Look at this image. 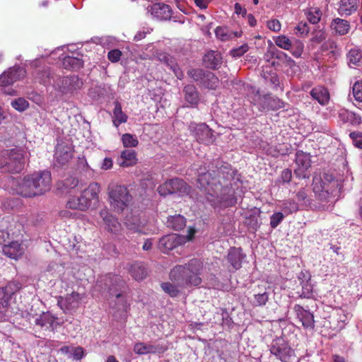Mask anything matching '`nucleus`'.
<instances>
[{"instance_id": "obj_1", "label": "nucleus", "mask_w": 362, "mask_h": 362, "mask_svg": "<svg viewBox=\"0 0 362 362\" xmlns=\"http://www.w3.org/2000/svg\"><path fill=\"white\" fill-rule=\"evenodd\" d=\"M234 175L235 171L230 165L216 160L211 164L207 172H199L197 187L205 194L206 199L212 205L232 206L237 203L231 183Z\"/></svg>"}, {"instance_id": "obj_2", "label": "nucleus", "mask_w": 362, "mask_h": 362, "mask_svg": "<svg viewBox=\"0 0 362 362\" xmlns=\"http://www.w3.org/2000/svg\"><path fill=\"white\" fill-rule=\"evenodd\" d=\"M203 264L201 261L192 259L185 265H177L171 269L170 279L177 284L173 285L170 282L161 284V288L170 297L175 298L179 296L180 288H188L198 286L202 282L201 272Z\"/></svg>"}, {"instance_id": "obj_3", "label": "nucleus", "mask_w": 362, "mask_h": 362, "mask_svg": "<svg viewBox=\"0 0 362 362\" xmlns=\"http://www.w3.org/2000/svg\"><path fill=\"white\" fill-rule=\"evenodd\" d=\"M51 186V173L44 170L25 177L18 183L16 192L25 197H34L49 192Z\"/></svg>"}, {"instance_id": "obj_4", "label": "nucleus", "mask_w": 362, "mask_h": 362, "mask_svg": "<svg viewBox=\"0 0 362 362\" xmlns=\"http://www.w3.org/2000/svg\"><path fill=\"white\" fill-rule=\"evenodd\" d=\"M100 185L98 182H91L81 192L80 196H71L66 202V206L70 209L84 211L99 203Z\"/></svg>"}, {"instance_id": "obj_5", "label": "nucleus", "mask_w": 362, "mask_h": 362, "mask_svg": "<svg viewBox=\"0 0 362 362\" xmlns=\"http://www.w3.org/2000/svg\"><path fill=\"white\" fill-rule=\"evenodd\" d=\"M110 206L117 212L123 211L129 204L132 195L124 185L110 183L107 187Z\"/></svg>"}, {"instance_id": "obj_6", "label": "nucleus", "mask_w": 362, "mask_h": 362, "mask_svg": "<svg viewBox=\"0 0 362 362\" xmlns=\"http://www.w3.org/2000/svg\"><path fill=\"white\" fill-rule=\"evenodd\" d=\"M188 233L186 235H178L172 233L163 236L158 242V248L163 252H168L173 250L175 247L183 245L187 242L192 240L195 233V229L189 227L187 230Z\"/></svg>"}, {"instance_id": "obj_7", "label": "nucleus", "mask_w": 362, "mask_h": 362, "mask_svg": "<svg viewBox=\"0 0 362 362\" xmlns=\"http://www.w3.org/2000/svg\"><path fill=\"white\" fill-rule=\"evenodd\" d=\"M158 192L161 196L172 194L184 196L190 192V187L182 179L173 178L160 185Z\"/></svg>"}, {"instance_id": "obj_8", "label": "nucleus", "mask_w": 362, "mask_h": 362, "mask_svg": "<svg viewBox=\"0 0 362 362\" xmlns=\"http://www.w3.org/2000/svg\"><path fill=\"white\" fill-rule=\"evenodd\" d=\"M251 102L260 111L276 110L284 107V102L279 98L270 94L261 95L259 90L255 92Z\"/></svg>"}, {"instance_id": "obj_9", "label": "nucleus", "mask_w": 362, "mask_h": 362, "mask_svg": "<svg viewBox=\"0 0 362 362\" xmlns=\"http://www.w3.org/2000/svg\"><path fill=\"white\" fill-rule=\"evenodd\" d=\"M270 353L282 362H290L295 356L294 350L282 338L274 340L269 348Z\"/></svg>"}, {"instance_id": "obj_10", "label": "nucleus", "mask_w": 362, "mask_h": 362, "mask_svg": "<svg viewBox=\"0 0 362 362\" xmlns=\"http://www.w3.org/2000/svg\"><path fill=\"white\" fill-rule=\"evenodd\" d=\"M7 169L12 173H18L24 168L25 151L19 148H12L8 153Z\"/></svg>"}, {"instance_id": "obj_11", "label": "nucleus", "mask_w": 362, "mask_h": 362, "mask_svg": "<svg viewBox=\"0 0 362 362\" xmlns=\"http://www.w3.org/2000/svg\"><path fill=\"white\" fill-rule=\"evenodd\" d=\"M56 85L62 93L73 94L83 87V83L78 76L71 75L59 78Z\"/></svg>"}, {"instance_id": "obj_12", "label": "nucleus", "mask_w": 362, "mask_h": 362, "mask_svg": "<svg viewBox=\"0 0 362 362\" xmlns=\"http://www.w3.org/2000/svg\"><path fill=\"white\" fill-rule=\"evenodd\" d=\"M73 158V148L65 142L57 144L54 156V164L58 167L66 165Z\"/></svg>"}, {"instance_id": "obj_13", "label": "nucleus", "mask_w": 362, "mask_h": 362, "mask_svg": "<svg viewBox=\"0 0 362 362\" xmlns=\"http://www.w3.org/2000/svg\"><path fill=\"white\" fill-rule=\"evenodd\" d=\"M105 282V288L107 290L111 296L116 298L122 296L121 292L125 286L124 281L117 275L109 274L103 279Z\"/></svg>"}, {"instance_id": "obj_14", "label": "nucleus", "mask_w": 362, "mask_h": 362, "mask_svg": "<svg viewBox=\"0 0 362 362\" xmlns=\"http://www.w3.org/2000/svg\"><path fill=\"white\" fill-rule=\"evenodd\" d=\"M82 298L81 294L74 291L64 297L59 296L57 304L64 313L71 312L76 310L79 307Z\"/></svg>"}, {"instance_id": "obj_15", "label": "nucleus", "mask_w": 362, "mask_h": 362, "mask_svg": "<svg viewBox=\"0 0 362 362\" xmlns=\"http://www.w3.org/2000/svg\"><path fill=\"white\" fill-rule=\"evenodd\" d=\"M25 69L21 66H13L0 75V86H8L25 77Z\"/></svg>"}, {"instance_id": "obj_16", "label": "nucleus", "mask_w": 362, "mask_h": 362, "mask_svg": "<svg viewBox=\"0 0 362 362\" xmlns=\"http://www.w3.org/2000/svg\"><path fill=\"white\" fill-rule=\"evenodd\" d=\"M296 163L297 168L294 170L295 175L299 178L307 177V170L311 166L310 154L302 151H297L296 153Z\"/></svg>"}, {"instance_id": "obj_17", "label": "nucleus", "mask_w": 362, "mask_h": 362, "mask_svg": "<svg viewBox=\"0 0 362 362\" xmlns=\"http://www.w3.org/2000/svg\"><path fill=\"white\" fill-rule=\"evenodd\" d=\"M190 127L193 128V134L199 142L209 145L214 141L213 132L206 124L201 123L194 127L192 124Z\"/></svg>"}, {"instance_id": "obj_18", "label": "nucleus", "mask_w": 362, "mask_h": 362, "mask_svg": "<svg viewBox=\"0 0 362 362\" xmlns=\"http://www.w3.org/2000/svg\"><path fill=\"white\" fill-rule=\"evenodd\" d=\"M293 311L301 322L302 326L306 329H313L315 327L314 315L308 310L305 309L300 305H295Z\"/></svg>"}, {"instance_id": "obj_19", "label": "nucleus", "mask_w": 362, "mask_h": 362, "mask_svg": "<svg viewBox=\"0 0 362 362\" xmlns=\"http://www.w3.org/2000/svg\"><path fill=\"white\" fill-rule=\"evenodd\" d=\"M148 11L153 17L160 21L170 20L173 13L170 6L163 3H156L148 7Z\"/></svg>"}, {"instance_id": "obj_20", "label": "nucleus", "mask_w": 362, "mask_h": 362, "mask_svg": "<svg viewBox=\"0 0 362 362\" xmlns=\"http://www.w3.org/2000/svg\"><path fill=\"white\" fill-rule=\"evenodd\" d=\"M58 317L50 312L42 313L35 320L36 325H39L46 330L54 331L60 323L57 322Z\"/></svg>"}, {"instance_id": "obj_21", "label": "nucleus", "mask_w": 362, "mask_h": 362, "mask_svg": "<svg viewBox=\"0 0 362 362\" xmlns=\"http://www.w3.org/2000/svg\"><path fill=\"white\" fill-rule=\"evenodd\" d=\"M269 298V288L258 286L254 289V293L250 298V303L255 307L264 306L266 305Z\"/></svg>"}, {"instance_id": "obj_22", "label": "nucleus", "mask_w": 362, "mask_h": 362, "mask_svg": "<svg viewBox=\"0 0 362 362\" xmlns=\"http://www.w3.org/2000/svg\"><path fill=\"white\" fill-rule=\"evenodd\" d=\"M158 58L160 62L163 63L173 71L178 79L181 80L183 78V72L178 66L175 57L167 53H160L158 55Z\"/></svg>"}, {"instance_id": "obj_23", "label": "nucleus", "mask_w": 362, "mask_h": 362, "mask_svg": "<svg viewBox=\"0 0 362 362\" xmlns=\"http://www.w3.org/2000/svg\"><path fill=\"white\" fill-rule=\"evenodd\" d=\"M360 0H339L337 3V11L341 16H348L356 12Z\"/></svg>"}, {"instance_id": "obj_24", "label": "nucleus", "mask_w": 362, "mask_h": 362, "mask_svg": "<svg viewBox=\"0 0 362 362\" xmlns=\"http://www.w3.org/2000/svg\"><path fill=\"white\" fill-rule=\"evenodd\" d=\"M203 62L206 68L217 69L222 64V56L218 51L210 50L203 57Z\"/></svg>"}, {"instance_id": "obj_25", "label": "nucleus", "mask_w": 362, "mask_h": 362, "mask_svg": "<svg viewBox=\"0 0 362 362\" xmlns=\"http://www.w3.org/2000/svg\"><path fill=\"white\" fill-rule=\"evenodd\" d=\"M165 350V348L160 345H153L143 342L136 343L134 346V351L139 355L160 353Z\"/></svg>"}, {"instance_id": "obj_26", "label": "nucleus", "mask_w": 362, "mask_h": 362, "mask_svg": "<svg viewBox=\"0 0 362 362\" xmlns=\"http://www.w3.org/2000/svg\"><path fill=\"white\" fill-rule=\"evenodd\" d=\"M2 252L8 257L14 259H17L23 253V248L18 241H13L7 245H4Z\"/></svg>"}, {"instance_id": "obj_27", "label": "nucleus", "mask_w": 362, "mask_h": 362, "mask_svg": "<svg viewBox=\"0 0 362 362\" xmlns=\"http://www.w3.org/2000/svg\"><path fill=\"white\" fill-rule=\"evenodd\" d=\"M245 257V255L243 254L242 249L240 247L230 248L227 256L228 262L236 270L241 267L243 260Z\"/></svg>"}, {"instance_id": "obj_28", "label": "nucleus", "mask_w": 362, "mask_h": 362, "mask_svg": "<svg viewBox=\"0 0 362 362\" xmlns=\"http://www.w3.org/2000/svg\"><path fill=\"white\" fill-rule=\"evenodd\" d=\"M298 279L300 280L301 285V293L300 294V297L302 298H311L313 297V284L311 281V278L309 276L308 279H306L305 275L301 272L298 276Z\"/></svg>"}, {"instance_id": "obj_29", "label": "nucleus", "mask_w": 362, "mask_h": 362, "mask_svg": "<svg viewBox=\"0 0 362 362\" xmlns=\"http://www.w3.org/2000/svg\"><path fill=\"white\" fill-rule=\"evenodd\" d=\"M100 215L109 231L115 233L119 230L120 225L117 219L110 214L107 209L101 210Z\"/></svg>"}, {"instance_id": "obj_30", "label": "nucleus", "mask_w": 362, "mask_h": 362, "mask_svg": "<svg viewBox=\"0 0 362 362\" xmlns=\"http://www.w3.org/2000/svg\"><path fill=\"white\" fill-rule=\"evenodd\" d=\"M330 28L335 35H344L349 33L350 24L346 20L336 18L332 20Z\"/></svg>"}, {"instance_id": "obj_31", "label": "nucleus", "mask_w": 362, "mask_h": 362, "mask_svg": "<svg viewBox=\"0 0 362 362\" xmlns=\"http://www.w3.org/2000/svg\"><path fill=\"white\" fill-rule=\"evenodd\" d=\"M185 100L192 106H197L199 102V94L194 85H187L184 87Z\"/></svg>"}, {"instance_id": "obj_32", "label": "nucleus", "mask_w": 362, "mask_h": 362, "mask_svg": "<svg viewBox=\"0 0 362 362\" xmlns=\"http://www.w3.org/2000/svg\"><path fill=\"white\" fill-rule=\"evenodd\" d=\"M310 95L313 98L322 105L327 104L329 100V93L327 89L323 86H317L313 88Z\"/></svg>"}, {"instance_id": "obj_33", "label": "nucleus", "mask_w": 362, "mask_h": 362, "mask_svg": "<svg viewBox=\"0 0 362 362\" xmlns=\"http://www.w3.org/2000/svg\"><path fill=\"white\" fill-rule=\"evenodd\" d=\"M324 183V194L323 199H326L329 195L333 194L338 187L337 180H336L332 175L325 174L323 177Z\"/></svg>"}, {"instance_id": "obj_34", "label": "nucleus", "mask_w": 362, "mask_h": 362, "mask_svg": "<svg viewBox=\"0 0 362 362\" xmlns=\"http://www.w3.org/2000/svg\"><path fill=\"white\" fill-rule=\"evenodd\" d=\"M339 118L343 122H349L353 125H359L362 122L360 115L347 110H341L339 112Z\"/></svg>"}, {"instance_id": "obj_35", "label": "nucleus", "mask_w": 362, "mask_h": 362, "mask_svg": "<svg viewBox=\"0 0 362 362\" xmlns=\"http://www.w3.org/2000/svg\"><path fill=\"white\" fill-rule=\"evenodd\" d=\"M114 105L112 122L115 127H118L121 124L127 121L128 117L123 112L122 105L118 101H115Z\"/></svg>"}, {"instance_id": "obj_36", "label": "nucleus", "mask_w": 362, "mask_h": 362, "mask_svg": "<svg viewBox=\"0 0 362 362\" xmlns=\"http://www.w3.org/2000/svg\"><path fill=\"white\" fill-rule=\"evenodd\" d=\"M336 317L337 322V328L342 329L345 327L346 325L349 322V320L352 317L351 312L346 308H338L336 310Z\"/></svg>"}, {"instance_id": "obj_37", "label": "nucleus", "mask_w": 362, "mask_h": 362, "mask_svg": "<svg viewBox=\"0 0 362 362\" xmlns=\"http://www.w3.org/2000/svg\"><path fill=\"white\" fill-rule=\"evenodd\" d=\"M166 226L175 230H180L186 226V218L180 214L170 216L166 221Z\"/></svg>"}, {"instance_id": "obj_38", "label": "nucleus", "mask_w": 362, "mask_h": 362, "mask_svg": "<svg viewBox=\"0 0 362 362\" xmlns=\"http://www.w3.org/2000/svg\"><path fill=\"white\" fill-rule=\"evenodd\" d=\"M348 64L350 67L360 66L362 65V51L361 49L354 47L349 50L347 54Z\"/></svg>"}, {"instance_id": "obj_39", "label": "nucleus", "mask_w": 362, "mask_h": 362, "mask_svg": "<svg viewBox=\"0 0 362 362\" xmlns=\"http://www.w3.org/2000/svg\"><path fill=\"white\" fill-rule=\"evenodd\" d=\"M321 51L327 52L330 57L337 58L341 54V49L337 43L331 40L325 42L321 46Z\"/></svg>"}, {"instance_id": "obj_40", "label": "nucleus", "mask_w": 362, "mask_h": 362, "mask_svg": "<svg viewBox=\"0 0 362 362\" xmlns=\"http://www.w3.org/2000/svg\"><path fill=\"white\" fill-rule=\"evenodd\" d=\"M129 272L132 276L136 281H141L147 276L145 266L140 262H136L131 265Z\"/></svg>"}, {"instance_id": "obj_41", "label": "nucleus", "mask_w": 362, "mask_h": 362, "mask_svg": "<svg viewBox=\"0 0 362 362\" xmlns=\"http://www.w3.org/2000/svg\"><path fill=\"white\" fill-rule=\"evenodd\" d=\"M63 66L65 69L77 70L83 67V60L77 57L66 56L63 59Z\"/></svg>"}, {"instance_id": "obj_42", "label": "nucleus", "mask_w": 362, "mask_h": 362, "mask_svg": "<svg viewBox=\"0 0 362 362\" xmlns=\"http://www.w3.org/2000/svg\"><path fill=\"white\" fill-rule=\"evenodd\" d=\"M218 85L219 79L218 77L214 73L207 71L202 83V86L208 89L215 90Z\"/></svg>"}, {"instance_id": "obj_43", "label": "nucleus", "mask_w": 362, "mask_h": 362, "mask_svg": "<svg viewBox=\"0 0 362 362\" xmlns=\"http://www.w3.org/2000/svg\"><path fill=\"white\" fill-rule=\"evenodd\" d=\"M121 158L123 160L120 165L122 167L131 166L136 162V152L133 149L123 151L121 153Z\"/></svg>"}, {"instance_id": "obj_44", "label": "nucleus", "mask_w": 362, "mask_h": 362, "mask_svg": "<svg viewBox=\"0 0 362 362\" xmlns=\"http://www.w3.org/2000/svg\"><path fill=\"white\" fill-rule=\"evenodd\" d=\"M280 208L287 216L296 212L298 210V204L293 200L286 199L281 202Z\"/></svg>"}, {"instance_id": "obj_45", "label": "nucleus", "mask_w": 362, "mask_h": 362, "mask_svg": "<svg viewBox=\"0 0 362 362\" xmlns=\"http://www.w3.org/2000/svg\"><path fill=\"white\" fill-rule=\"evenodd\" d=\"M245 224L249 229L256 231L262 224L259 214H253L246 217Z\"/></svg>"}, {"instance_id": "obj_46", "label": "nucleus", "mask_w": 362, "mask_h": 362, "mask_svg": "<svg viewBox=\"0 0 362 362\" xmlns=\"http://www.w3.org/2000/svg\"><path fill=\"white\" fill-rule=\"evenodd\" d=\"M272 53L274 54V58L279 60L281 62H287L288 65L291 66L295 62L294 61L286 54L285 52L280 51L277 48H276L274 45L272 46Z\"/></svg>"}, {"instance_id": "obj_47", "label": "nucleus", "mask_w": 362, "mask_h": 362, "mask_svg": "<svg viewBox=\"0 0 362 362\" xmlns=\"http://www.w3.org/2000/svg\"><path fill=\"white\" fill-rule=\"evenodd\" d=\"M50 71L49 68H44L42 70H37L35 72V78L37 79L40 83L47 85L49 83Z\"/></svg>"}, {"instance_id": "obj_48", "label": "nucleus", "mask_w": 362, "mask_h": 362, "mask_svg": "<svg viewBox=\"0 0 362 362\" xmlns=\"http://www.w3.org/2000/svg\"><path fill=\"white\" fill-rule=\"evenodd\" d=\"M216 36L221 41H227L231 39L233 36V33L226 27L218 26L215 30Z\"/></svg>"}, {"instance_id": "obj_49", "label": "nucleus", "mask_w": 362, "mask_h": 362, "mask_svg": "<svg viewBox=\"0 0 362 362\" xmlns=\"http://www.w3.org/2000/svg\"><path fill=\"white\" fill-rule=\"evenodd\" d=\"M275 44L280 48L290 50L292 47V42L285 35H279L274 38Z\"/></svg>"}, {"instance_id": "obj_50", "label": "nucleus", "mask_w": 362, "mask_h": 362, "mask_svg": "<svg viewBox=\"0 0 362 362\" xmlns=\"http://www.w3.org/2000/svg\"><path fill=\"white\" fill-rule=\"evenodd\" d=\"M324 179L321 177H315L313 181V192L315 194L321 199H323L324 187H323Z\"/></svg>"}, {"instance_id": "obj_51", "label": "nucleus", "mask_w": 362, "mask_h": 362, "mask_svg": "<svg viewBox=\"0 0 362 362\" xmlns=\"http://www.w3.org/2000/svg\"><path fill=\"white\" fill-rule=\"evenodd\" d=\"M207 71L201 69H192L187 71V74L193 78L196 82H199L201 85Z\"/></svg>"}, {"instance_id": "obj_52", "label": "nucleus", "mask_w": 362, "mask_h": 362, "mask_svg": "<svg viewBox=\"0 0 362 362\" xmlns=\"http://www.w3.org/2000/svg\"><path fill=\"white\" fill-rule=\"evenodd\" d=\"M322 16V12L319 8H311L307 13V18L310 23L313 24L317 23Z\"/></svg>"}, {"instance_id": "obj_53", "label": "nucleus", "mask_w": 362, "mask_h": 362, "mask_svg": "<svg viewBox=\"0 0 362 362\" xmlns=\"http://www.w3.org/2000/svg\"><path fill=\"white\" fill-rule=\"evenodd\" d=\"M122 141L125 147H136L139 144L136 136L128 133L122 135Z\"/></svg>"}, {"instance_id": "obj_54", "label": "nucleus", "mask_w": 362, "mask_h": 362, "mask_svg": "<svg viewBox=\"0 0 362 362\" xmlns=\"http://www.w3.org/2000/svg\"><path fill=\"white\" fill-rule=\"evenodd\" d=\"M11 106L15 110L19 112H23L28 107L29 103L25 99L23 98H18L11 102Z\"/></svg>"}, {"instance_id": "obj_55", "label": "nucleus", "mask_w": 362, "mask_h": 362, "mask_svg": "<svg viewBox=\"0 0 362 362\" xmlns=\"http://www.w3.org/2000/svg\"><path fill=\"white\" fill-rule=\"evenodd\" d=\"M303 43L300 40H296L292 42V47L290 51L295 57H300L303 52Z\"/></svg>"}, {"instance_id": "obj_56", "label": "nucleus", "mask_w": 362, "mask_h": 362, "mask_svg": "<svg viewBox=\"0 0 362 362\" xmlns=\"http://www.w3.org/2000/svg\"><path fill=\"white\" fill-rule=\"evenodd\" d=\"M352 93L356 101L362 102V81L354 83L352 87Z\"/></svg>"}, {"instance_id": "obj_57", "label": "nucleus", "mask_w": 362, "mask_h": 362, "mask_svg": "<svg viewBox=\"0 0 362 362\" xmlns=\"http://www.w3.org/2000/svg\"><path fill=\"white\" fill-rule=\"evenodd\" d=\"M249 49V47L247 44L245 43L238 47L234 48L230 50V54L234 57L238 58L242 57L245 53H246Z\"/></svg>"}, {"instance_id": "obj_58", "label": "nucleus", "mask_w": 362, "mask_h": 362, "mask_svg": "<svg viewBox=\"0 0 362 362\" xmlns=\"http://www.w3.org/2000/svg\"><path fill=\"white\" fill-rule=\"evenodd\" d=\"M284 214L282 212H275L270 217V226L276 228L283 221Z\"/></svg>"}, {"instance_id": "obj_59", "label": "nucleus", "mask_w": 362, "mask_h": 362, "mask_svg": "<svg viewBox=\"0 0 362 362\" xmlns=\"http://www.w3.org/2000/svg\"><path fill=\"white\" fill-rule=\"evenodd\" d=\"M296 197L302 204L308 206L310 204L309 199H308V194L305 189H300L296 193Z\"/></svg>"}, {"instance_id": "obj_60", "label": "nucleus", "mask_w": 362, "mask_h": 362, "mask_svg": "<svg viewBox=\"0 0 362 362\" xmlns=\"http://www.w3.org/2000/svg\"><path fill=\"white\" fill-rule=\"evenodd\" d=\"M84 356V349L81 346H73L71 357L74 360L79 361Z\"/></svg>"}, {"instance_id": "obj_61", "label": "nucleus", "mask_w": 362, "mask_h": 362, "mask_svg": "<svg viewBox=\"0 0 362 362\" xmlns=\"http://www.w3.org/2000/svg\"><path fill=\"white\" fill-rule=\"evenodd\" d=\"M122 56V52L118 49L110 50L107 54L108 59L113 63L117 62Z\"/></svg>"}, {"instance_id": "obj_62", "label": "nucleus", "mask_w": 362, "mask_h": 362, "mask_svg": "<svg viewBox=\"0 0 362 362\" xmlns=\"http://www.w3.org/2000/svg\"><path fill=\"white\" fill-rule=\"evenodd\" d=\"M267 28L274 32H279L281 30V25L279 20L272 19L267 21Z\"/></svg>"}, {"instance_id": "obj_63", "label": "nucleus", "mask_w": 362, "mask_h": 362, "mask_svg": "<svg viewBox=\"0 0 362 362\" xmlns=\"http://www.w3.org/2000/svg\"><path fill=\"white\" fill-rule=\"evenodd\" d=\"M350 137L352 139L353 144L356 147L362 148V135L358 133L352 132L350 134Z\"/></svg>"}, {"instance_id": "obj_64", "label": "nucleus", "mask_w": 362, "mask_h": 362, "mask_svg": "<svg viewBox=\"0 0 362 362\" xmlns=\"http://www.w3.org/2000/svg\"><path fill=\"white\" fill-rule=\"evenodd\" d=\"M291 177H292L291 170L286 168V169H284L281 172L279 179L283 183H288L291 181Z\"/></svg>"}]
</instances>
